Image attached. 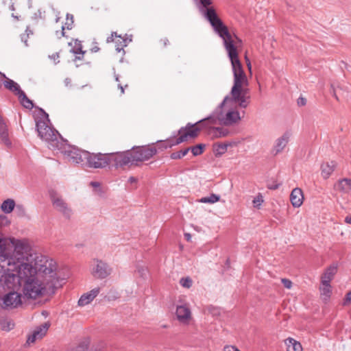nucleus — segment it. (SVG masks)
I'll list each match as a JSON object with an SVG mask.
<instances>
[{"instance_id":"obj_35","label":"nucleus","mask_w":351,"mask_h":351,"mask_svg":"<svg viewBox=\"0 0 351 351\" xmlns=\"http://www.w3.org/2000/svg\"><path fill=\"white\" fill-rule=\"evenodd\" d=\"M180 284L182 287L189 289L193 285V281L190 277L182 278L180 280Z\"/></svg>"},{"instance_id":"obj_3","label":"nucleus","mask_w":351,"mask_h":351,"mask_svg":"<svg viewBox=\"0 0 351 351\" xmlns=\"http://www.w3.org/2000/svg\"><path fill=\"white\" fill-rule=\"evenodd\" d=\"M14 245L12 256H8V249L5 252H0V283L7 289H14L21 286L19 271L25 265L28 258L23 255V252L27 249V245L20 240H11Z\"/></svg>"},{"instance_id":"obj_49","label":"nucleus","mask_w":351,"mask_h":351,"mask_svg":"<svg viewBox=\"0 0 351 351\" xmlns=\"http://www.w3.org/2000/svg\"><path fill=\"white\" fill-rule=\"evenodd\" d=\"M16 210H18L22 215H25V208L23 205H16Z\"/></svg>"},{"instance_id":"obj_1","label":"nucleus","mask_w":351,"mask_h":351,"mask_svg":"<svg viewBox=\"0 0 351 351\" xmlns=\"http://www.w3.org/2000/svg\"><path fill=\"white\" fill-rule=\"evenodd\" d=\"M205 16L215 32L222 38L224 47L230 58L232 73L233 86L230 90L231 99L241 108H245L250 104L249 81L239 58L237 47L242 40L236 35L231 34L226 25L218 17L213 8L206 9Z\"/></svg>"},{"instance_id":"obj_11","label":"nucleus","mask_w":351,"mask_h":351,"mask_svg":"<svg viewBox=\"0 0 351 351\" xmlns=\"http://www.w3.org/2000/svg\"><path fill=\"white\" fill-rule=\"evenodd\" d=\"M108 156L110 159V163H113L117 169L124 167L125 166H134L130 149L125 152L110 154Z\"/></svg>"},{"instance_id":"obj_29","label":"nucleus","mask_w":351,"mask_h":351,"mask_svg":"<svg viewBox=\"0 0 351 351\" xmlns=\"http://www.w3.org/2000/svg\"><path fill=\"white\" fill-rule=\"evenodd\" d=\"M15 207V202L12 199L5 200L1 204V210L5 213H10Z\"/></svg>"},{"instance_id":"obj_25","label":"nucleus","mask_w":351,"mask_h":351,"mask_svg":"<svg viewBox=\"0 0 351 351\" xmlns=\"http://www.w3.org/2000/svg\"><path fill=\"white\" fill-rule=\"evenodd\" d=\"M285 343L287 346V351H302V346L301 343L294 339L293 338L289 337L285 340Z\"/></svg>"},{"instance_id":"obj_18","label":"nucleus","mask_w":351,"mask_h":351,"mask_svg":"<svg viewBox=\"0 0 351 351\" xmlns=\"http://www.w3.org/2000/svg\"><path fill=\"white\" fill-rule=\"evenodd\" d=\"M290 201L292 206L295 208H299L303 203V191L300 188H295L292 190L290 195Z\"/></svg>"},{"instance_id":"obj_41","label":"nucleus","mask_w":351,"mask_h":351,"mask_svg":"<svg viewBox=\"0 0 351 351\" xmlns=\"http://www.w3.org/2000/svg\"><path fill=\"white\" fill-rule=\"evenodd\" d=\"M118 37L119 38H121V36L117 35V32H112L111 36L107 38V43H112L114 41V38Z\"/></svg>"},{"instance_id":"obj_44","label":"nucleus","mask_w":351,"mask_h":351,"mask_svg":"<svg viewBox=\"0 0 351 351\" xmlns=\"http://www.w3.org/2000/svg\"><path fill=\"white\" fill-rule=\"evenodd\" d=\"M49 58L51 60H53L56 64H57L60 62L59 61L60 56H59V53H58V52L52 54L51 56H49Z\"/></svg>"},{"instance_id":"obj_33","label":"nucleus","mask_w":351,"mask_h":351,"mask_svg":"<svg viewBox=\"0 0 351 351\" xmlns=\"http://www.w3.org/2000/svg\"><path fill=\"white\" fill-rule=\"evenodd\" d=\"M191 148H186L179 152H173L171 154V158L173 160L180 159L186 156L190 151Z\"/></svg>"},{"instance_id":"obj_47","label":"nucleus","mask_w":351,"mask_h":351,"mask_svg":"<svg viewBox=\"0 0 351 351\" xmlns=\"http://www.w3.org/2000/svg\"><path fill=\"white\" fill-rule=\"evenodd\" d=\"M204 7H207L212 3L211 0H199Z\"/></svg>"},{"instance_id":"obj_24","label":"nucleus","mask_w":351,"mask_h":351,"mask_svg":"<svg viewBox=\"0 0 351 351\" xmlns=\"http://www.w3.org/2000/svg\"><path fill=\"white\" fill-rule=\"evenodd\" d=\"M73 16L70 14H67L66 16V21L64 24L62 26L61 31H56V36L58 38H60L62 36H65L64 30L65 29H71L73 25Z\"/></svg>"},{"instance_id":"obj_48","label":"nucleus","mask_w":351,"mask_h":351,"mask_svg":"<svg viewBox=\"0 0 351 351\" xmlns=\"http://www.w3.org/2000/svg\"><path fill=\"white\" fill-rule=\"evenodd\" d=\"M298 104L299 106H304L306 104V99L303 97H300L298 99Z\"/></svg>"},{"instance_id":"obj_43","label":"nucleus","mask_w":351,"mask_h":351,"mask_svg":"<svg viewBox=\"0 0 351 351\" xmlns=\"http://www.w3.org/2000/svg\"><path fill=\"white\" fill-rule=\"evenodd\" d=\"M87 348V345L82 343L75 348V351H86Z\"/></svg>"},{"instance_id":"obj_56","label":"nucleus","mask_w":351,"mask_h":351,"mask_svg":"<svg viewBox=\"0 0 351 351\" xmlns=\"http://www.w3.org/2000/svg\"><path fill=\"white\" fill-rule=\"evenodd\" d=\"M345 221L348 223H351V217L350 216H347L346 218H345Z\"/></svg>"},{"instance_id":"obj_9","label":"nucleus","mask_w":351,"mask_h":351,"mask_svg":"<svg viewBox=\"0 0 351 351\" xmlns=\"http://www.w3.org/2000/svg\"><path fill=\"white\" fill-rule=\"evenodd\" d=\"M84 165L90 168L101 169L110 164V159L107 154L101 153L91 154L87 152Z\"/></svg>"},{"instance_id":"obj_17","label":"nucleus","mask_w":351,"mask_h":351,"mask_svg":"<svg viewBox=\"0 0 351 351\" xmlns=\"http://www.w3.org/2000/svg\"><path fill=\"white\" fill-rule=\"evenodd\" d=\"M291 134L289 132H285L282 136L276 139V143L273 148L274 154L276 155L282 152L285 147L288 144Z\"/></svg>"},{"instance_id":"obj_10","label":"nucleus","mask_w":351,"mask_h":351,"mask_svg":"<svg viewBox=\"0 0 351 351\" xmlns=\"http://www.w3.org/2000/svg\"><path fill=\"white\" fill-rule=\"evenodd\" d=\"M49 196L54 209L65 218L69 219L72 215V210L62 196L54 191H49Z\"/></svg>"},{"instance_id":"obj_23","label":"nucleus","mask_w":351,"mask_h":351,"mask_svg":"<svg viewBox=\"0 0 351 351\" xmlns=\"http://www.w3.org/2000/svg\"><path fill=\"white\" fill-rule=\"evenodd\" d=\"M320 296L324 302H327L330 298L332 294V287L330 283L321 282L319 287Z\"/></svg>"},{"instance_id":"obj_52","label":"nucleus","mask_w":351,"mask_h":351,"mask_svg":"<svg viewBox=\"0 0 351 351\" xmlns=\"http://www.w3.org/2000/svg\"><path fill=\"white\" fill-rule=\"evenodd\" d=\"M118 86L120 88V90H121V94H123L124 93V89L125 88H127L128 86V84H126V85H125V86H123L122 85L119 84Z\"/></svg>"},{"instance_id":"obj_39","label":"nucleus","mask_w":351,"mask_h":351,"mask_svg":"<svg viewBox=\"0 0 351 351\" xmlns=\"http://www.w3.org/2000/svg\"><path fill=\"white\" fill-rule=\"evenodd\" d=\"M6 243L7 241L5 239H1L0 237V252H5V249L7 248Z\"/></svg>"},{"instance_id":"obj_64","label":"nucleus","mask_w":351,"mask_h":351,"mask_svg":"<svg viewBox=\"0 0 351 351\" xmlns=\"http://www.w3.org/2000/svg\"><path fill=\"white\" fill-rule=\"evenodd\" d=\"M237 351H240V350H239V349L237 348Z\"/></svg>"},{"instance_id":"obj_38","label":"nucleus","mask_w":351,"mask_h":351,"mask_svg":"<svg viewBox=\"0 0 351 351\" xmlns=\"http://www.w3.org/2000/svg\"><path fill=\"white\" fill-rule=\"evenodd\" d=\"M281 282L287 289H291L292 287V282L287 278H282Z\"/></svg>"},{"instance_id":"obj_4","label":"nucleus","mask_w":351,"mask_h":351,"mask_svg":"<svg viewBox=\"0 0 351 351\" xmlns=\"http://www.w3.org/2000/svg\"><path fill=\"white\" fill-rule=\"evenodd\" d=\"M232 99L231 96H226L218 108L208 117L210 119V124H217L219 123L221 125L230 126L238 123L241 121L239 112L236 110H224L225 104Z\"/></svg>"},{"instance_id":"obj_46","label":"nucleus","mask_w":351,"mask_h":351,"mask_svg":"<svg viewBox=\"0 0 351 351\" xmlns=\"http://www.w3.org/2000/svg\"><path fill=\"white\" fill-rule=\"evenodd\" d=\"M223 351H237V348L232 346H226L223 348Z\"/></svg>"},{"instance_id":"obj_60","label":"nucleus","mask_w":351,"mask_h":351,"mask_svg":"<svg viewBox=\"0 0 351 351\" xmlns=\"http://www.w3.org/2000/svg\"><path fill=\"white\" fill-rule=\"evenodd\" d=\"M91 185L93 186H99V183L98 182H91Z\"/></svg>"},{"instance_id":"obj_22","label":"nucleus","mask_w":351,"mask_h":351,"mask_svg":"<svg viewBox=\"0 0 351 351\" xmlns=\"http://www.w3.org/2000/svg\"><path fill=\"white\" fill-rule=\"evenodd\" d=\"M336 167L334 161L323 162L321 165L322 176L324 179H328L333 173Z\"/></svg>"},{"instance_id":"obj_20","label":"nucleus","mask_w":351,"mask_h":351,"mask_svg":"<svg viewBox=\"0 0 351 351\" xmlns=\"http://www.w3.org/2000/svg\"><path fill=\"white\" fill-rule=\"evenodd\" d=\"M69 45L72 47L71 51L76 55L75 60H82L86 51L82 50L81 41L75 40L73 42L69 43Z\"/></svg>"},{"instance_id":"obj_21","label":"nucleus","mask_w":351,"mask_h":351,"mask_svg":"<svg viewBox=\"0 0 351 351\" xmlns=\"http://www.w3.org/2000/svg\"><path fill=\"white\" fill-rule=\"evenodd\" d=\"M337 271V267L335 265H332L327 267L321 277V282L324 283H330V281L333 279Z\"/></svg>"},{"instance_id":"obj_34","label":"nucleus","mask_w":351,"mask_h":351,"mask_svg":"<svg viewBox=\"0 0 351 351\" xmlns=\"http://www.w3.org/2000/svg\"><path fill=\"white\" fill-rule=\"evenodd\" d=\"M204 147V145L199 144L197 145L190 147V150L191 151L193 155L196 156L202 154Z\"/></svg>"},{"instance_id":"obj_59","label":"nucleus","mask_w":351,"mask_h":351,"mask_svg":"<svg viewBox=\"0 0 351 351\" xmlns=\"http://www.w3.org/2000/svg\"><path fill=\"white\" fill-rule=\"evenodd\" d=\"M1 78H6V76L4 73H3L0 71V79Z\"/></svg>"},{"instance_id":"obj_50","label":"nucleus","mask_w":351,"mask_h":351,"mask_svg":"<svg viewBox=\"0 0 351 351\" xmlns=\"http://www.w3.org/2000/svg\"><path fill=\"white\" fill-rule=\"evenodd\" d=\"M351 300V291H349L346 294V302L345 303H348V302H350Z\"/></svg>"},{"instance_id":"obj_58","label":"nucleus","mask_w":351,"mask_h":351,"mask_svg":"<svg viewBox=\"0 0 351 351\" xmlns=\"http://www.w3.org/2000/svg\"><path fill=\"white\" fill-rule=\"evenodd\" d=\"M245 60L246 63L250 62V60L247 57V54L245 55Z\"/></svg>"},{"instance_id":"obj_54","label":"nucleus","mask_w":351,"mask_h":351,"mask_svg":"<svg viewBox=\"0 0 351 351\" xmlns=\"http://www.w3.org/2000/svg\"><path fill=\"white\" fill-rule=\"evenodd\" d=\"M184 237L186 239V241H190L191 239V235L189 233H185Z\"/></svg>"},{"instance_id":"obj_28","label":"nucleus","mask_w":351,"mask_h":351,"mask_svg":"<svg viewBox=\"0 0 351 351\" xmlns=\"http://www.w3.org/2000/svg\"><path fill=\"white\" fill-rule=\"evenodd\" d=\"M17 96L19 97V99L21 104L23 105V106H24L25 108L29 109V110L33 108L34 104H33L32 101H31L27 97V95H25L24 91L22 90V91L19 92V93L17 95Z\"/></svg>"},{"instance_id":"obj_19","label":"nucleus","mask_w":351,"mask_h":351,"mask_svg":"<svg viewBox=\"0 0 351 351\" xmlns=\"http://www.w3.org/2000/svg\"><path fill=\"white\" fill-rule=\"evenodd\" d=\"M0 138L1 143L5 146H11L12 143L9 138L8 126L3 118H0Z\"/></svg>"},{"instance_id":"obj_14","label":"nucleus","mask_w":351,"mask_h":351,"mask_svg":"<svg viewBox=\"0 0 351 351\" xmlns=\"http://www.w3.org/2000/svg\"><path fill=\"white\" fill-rule=\"evenodd\" d=\"M95 263L96 265L93 268V275L97 278H106L110 273L107 264L99 260H96Z\"/></svg>"},{"instance_id":"obj_7","label":"nucleus","mask_w":351,"mask_h":351,"mask_svg":"<svg viewBox=\"0 0 351 351\" xmlns=\"http://www.w3.org/2000/svg\"><path fill=\"white\" fill-rule=\"evenodd\" d=\"M58 150L63 154L64 159L72 164H80L84 165L87 152L71 146H66L62 143L60 145Z\"/></svg>"},{"instance_id":"obj_16","label":"nucleus","mask_w":351,"mask_h":351,"mask_svg":"<svg viewBox=\"0 0 351 351\" xmlns=\"http://www.w3.org/2000/svg\"><path fill=\"white\" fill-rule=\"evenodd\" d=\"M49 327V324L48 323H44L36 328L34 330L32 335L28 337L27 342L28 343H31L35 342L37 339H42L46 335Z\"/></svg>"},{"instance_id":"obj_26","label":"nucleus","mask_w":351,"mask_h":351,"mask_svg":"<svg viewBox=\"0 0 351 351\" xmlns=\"http://www.w3.org/2000/svg\"><path fill=\"white\" fill-rule=\"evenodd\" d=\"M335 188L337 191L343 193H349L351 189V180L344 178L339 181L335 185Z\"/></svg>"},{"instance_id":"obj_13","label":"nucleus","mask_w":351,"mask_h":351,"mask_svg":"<svg viewBox=\"0 0 351 351\" xmlns=\"http://www.w3.org/2000/svg\"><path fill=\"white\" fill-rule=\"evenodd\" d=\"M21 303V295L16 291H11L3 297V304L6 307L16 308Z\"/></svg>"},{"instance_id":"obj_2","label":"nucleus","mask_w":351,"mask_h":351,"mask_svg":"<svg viewBox=\"0 0 351 351\" xmlns=\"http://www.w3.org/2000/svg\"><path fill=\"white\" fill-rule=\"evenodd\" d=\"M56 263L53 261H45L38 267L26 263L19 271L21 287L25 298L36 300L49 292H53L58 282Z\"/></svg>"},{"instance_id":"obj_30","label":"nucleus","mask_w":351,"mask_h":351,"mask_svg":"<svg viewBox=\"0 0 351 351\" xmlns=\"http://www.w3.org/2000/svg\"><path fill=\"white\" fill-rule=\"evenodd\" d=\"M94 299L93 298V297L88 292L81 296V298H80V300L78 301V304L80 306H85V305L89 304Z\"/></svg>"},{"instance_id":"obj_27","label":"nucleus","mask_w":351,"mask_h":351,"mask_svg":"<svg viewBox=\"0 0 351 351\" xmlns=\"http://www.w3.org/2000/svg\"><path fill=\"white\" fill-rule=\"evenodd\" d=\"M4 79L5 81L3 82V85L5 88L13 92L16 95L19 93V92L22 91V90L20 88L19 85L16 82H15L12 80L8 78L7 77Z\"/></svg>"},{"instance_id":"obj_62","label":"nucleus","mask_w":351,"mask_h":351,"mask_svg":"<svg viewBox=\"0 0 351 351\" xmlns=\"http://www.w3.org/2000/svg\"><path fill=\"white\" fill-rule=\"evenodd\" d=\"M40 110L45 114V115L48 117V114H47L43 109H40Z\"/></svg>"},{"instance_id":"obj_57","label":"nucleus","mask_w":351,"mask_h":351,"mask_svg":"<svg viewBox=\"0 0 351 351\" xmlns=\"http://www.w3.org/2000/svg\"><path fill=\"white\" fill-rule=\"evenodd\" d=\"M219 147L223 149V151H226V149H227V145L224 144V145H219Z\"/></svg>"},{"instance_id":"obj_61","label":"nucleus","mask_w":351,"mask_h":351,"mask_svg":"<svg viewBox=\"0 0 351 351\" xmlns=\"http://www.w3.org/2000/svg\"><path fill=\"white\" fill-rule=\"evenodd\" d=\"M332 95H333V96L335 97V99H336L337 100H339V98H338V97H337V94H336V93H335V90H334V89H333V93H332Z\"/></svg>"},{"instance_id":"obj_31","label":"nucleus","mask_w":351,"mask_h":351,"mask_svg":"<svg viewBox=\"0 0 351 351\" xmlns=\"http://www.w3.org/2000/svg\"><path fill=\"white\" fill-rule=\"evenodd\" d=\"M14 324L11 320H3L0 322V328L3 330L9 331L14 328Z\"/></svg>"},{"instance_id":"obj_5","label":"nucleus","mask_w":351,"mask_h":351,"mask_svg":"<svg viewBox=\"0 0 351 351\" xmlns=\"http://www.w3.org/2000/svg\"><path fill=\"white\" fill-rule=\"evenodd\" d=\"M210 119L208 117L198 121L194 124L188 123L185 128H181L179 131V137L176 139L169 140L166 142L165 148L171 147L181 143L188 141L189 138H193L198 136L201 130H206L207 125L210 124Z\"/></svg>"},{"instance_id":"obj_15","label":"nucleus","mask_w":351,"mask_h":351,"mask_svg":"<svg viewBox=\"0 0 351 351\" xmlns=\"http://www.w3.org/2000/svg\"><path fill=\"white\" fill-rule=\"evenodd\" d=\"M215 124L207 125V133L213 138H223L228 136L230 132L228 129L222 127H214Z\"/></svg>"},{"instance_id":"obj_42","label":"nucleus","mask_w":351,"mask_h":351,"mask_svg":"<svg viewBox=\"0 0 351 351\" xmlns=\"http://www.w3.org/2000/svg\"><path fill=\"white\" fill-rule=\"evenodd\" d=\"M159 43L162 47H165L169 45V40L166 37L161 38Z\"/></svg>"},{"instance_id":"obj_6","label":"nucleus","mask_w":351,"mask_h":351,"mask_svg":"<svg viewBox=\"0 0 351 351\" xmlns=\"http://www.w3.org/2000/svg\"><path fill=\"white\" fill-rule=\"evenodd\" d=\"M36 127L39 137L47 142L50 148L60 149L59 146L62 145V143L58 141L60 134L58 131L49 126L45 121H37Z\"/></svg>"},{"instance_id":"obj_51","label":"nucleus","mask_w":351,"mask_h":351,"mask_svg":"<svg viewBox=\"0 0 351 351\" xmlns=\"http://www.w3.org/2000/svg\"><path fill=\"white\" fill-rule=\"evenodd\" d=\"M128 182L131 184L137 182V179L133 176L130 177Z\"/></svg>"},{"instance_id":"obj_40","label":"nucleus","mask_w":351,"mask_h":351,"mask_svg":"<svg viewBox=\"0 0 351 351\" xmlns=\"http://www.w3.org/2000/svg\"><path fill=\"white\" fill-rule=\"evenodd\" d=\"M99 291H100V289L99 287H97V288H95V289H92L88 293L93 297V298L95 299L97 297V295L99 294Z\"/></svg>"},{"instance_id":"obj_63","label":"nucleus","mask_w":351,"mask_h":351,"mask_svg":"<svg viewBox=\"0 0 351 351\" xmlns=\"http://www.w3.org/2000/svg\"><path fill=\"white\" fill-rule=\"evenodd\" d=\"M12 10H14V5H11V7Z\"/></svg>"},{"instance_id":"obj_53","label":"nucleus","mask_w":351,"mask_h":351,"mask_svg":"<svg viewBox=\"0 0 351 351\" xmlns=\"http://www.w3.org/2000/svg\"><path fill=\"white\" fill-rule=\"evenodd\" d=\"M99 49H100L99 47H98L97 46H95V47H93L90 50L92 52L95 53V52L99 51Z\"/></svg>"},{"instance_id":"obj_45","label":"nucleus","mask_w":351,"mask_h":351,"mask_svg":"<svg viewBox=\"0 0 351 351\" xmlns=\"http://www.w3.org/2000/svg\"><path fill=\"white\" fill-rule=\"evenodd\" d=\"M280 184H277L276 182L272 183V184H267V188L269 189H271V190H276L277 189L278 187H279Z\"/></svg>"},{"instance_id":"obj_32","label":"nucleus","mask_w":351,"mask_h":351,"mask_svg":"<svg viewBox=\"0 0 351 351\" xmlns=\"http://www.w3.org/2000/svg\"><path fill=\"white\" fill-rule=\"evenodd\" d=\"M219 200V196L215 194H211L209 197H202L199 202L202 203L213 204Z\"/></svg>"},{"instance_id":"obj_55","label":"nucleus","mask_w":351,"mask_h":351,"mask_svg":"<svg viewBox=\"0 0 351 351\" xmlns=\"http://www.w3.org/2000/svg\"><path fill=\"white\" fill-rule=\"evenodd\" d=\"M246 65H247V67L250 71V73L252 74V64H251V62H248V63H246Z\"/></svg>"},{"instance_id":"obj_36","label":"nucleus","mask_w":351,"mask_h":351,"mask_svg":"<svg viewBox=\"0 0 351 351\" xmlns=\"http://www.w3.org/2000/svg\"><path fill=\"white\" fill-rule=\"evenodd\" d=\"M263 202V196L261 194H258L254 199H253V204L254 207H258L262 204Z\"/></svg>"},{"instance_id":"obj_37","label":"nucleus","mask_w":351,"mask_h":351,"mask_svg":"<svg viewBox=\"0 0 351 351\" xmlns=\"http://www.w3.org/2000/svg\"><path fill=\"white\" fill-rule=\"evenodd\" d=\"M121 41H120V44H117L116 45V50L118 52H121V51H123V47L127 45V40L121 38Z\"/></svg>"},{"instance_id":"obj_12","label":"nucleus","mask_w":351,"mask_h":351,"mask_svg":"<svg viewBox=\"0 0 351 351\" xmlns=\"http://www.w3.org/2000/svg\"><path fill=\"white\" fill-rule=\"evenodd\" d=\"M176 315L178 320L184 324H188L192 319L191 309L186 304L177 306Z\"/></svg>"},{"instance_id":"obj_8","label":"nucleus","mask_w":351,"mask_h":351,"mask_svg":"<svg viewBox=\"0 0 351 351\" xmlns=\"http://www.w3.org/2000/svg\"><path fill=\"white\" fill-rule=\"evenodd\" d=\"M134 166H138L144 161L152 158L157 153L154 146H138L134 147L130 149Z\"/></svg>"}]
</instances>
